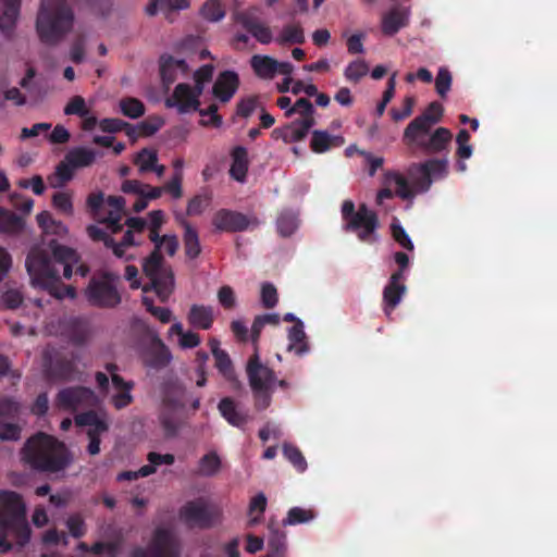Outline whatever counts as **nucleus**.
Returning a JSON list of instances; mask_svg holds the SVG:
<instances>
[{
	"label": "nucleus",
	"mask_w": 557,
	"mask_h": 557,
	"mask_svg": "<svg viewBox=\"0 0 557 557\" xmlns=\"http://www.w3.org/2000/svg\"><path fill=\"white\" fill-rule=\"evenodd\" d=\"M443 114V106L438 101L431 102L406 126L404 144L410 150L424 154H447L453 139L451 132L446 127H437L432 132V127L442 120Z\"/></svg>",
	"instance_id": "obj_1"
},
{
	"label": "nucleus",
	"mask_w": 557,
	"mask_h": 557,
	"mask_svg": "<svg viewBox=\"0 0 557 557\" xmlns=\"http://www.w3.org/2000/svg\"><path fill=\"white\" fill-rule=\"evenodd\" d=\"M21 460L33 470L59 473L73 462V455L63 442L44 432H37L25 442Z\"/></svg>",
	"instance_id": "obj_2"
},
{
	"label": "nucleus",
	"mask_w": 557,
	"mask_h": 557,
	"mask_svg": "<svg viewBox=\"0 0 557 557\" xmlns=\"http://www.w3.org/2000/svg\"><path fill=\"white\" fill-rule=\"evenodd\" d=\"M30 533L23 497L13 491L0 492V553H9L13 544L24 547Z\"/></svg>",
	"instance_id": "obj_3"
},
{
	"label": "nucleus",
	"mask_w": 557,
	"mask_h": 557,
	"mask_svg": "<svg viewBox=\"0 0 557 557\" xmlns=\"http://www.w3.org/2000/svg\"><path fill=\"white\" fill-rule=\"evenodd\" d=\"M149 239L154 243V249L143 262V272L149 278V283L141 289L144 293L154 292L158 298L165 302L174 292V273L171 265L165 264L161 253L163 239L160 228L149 227Z\"/></svg>",
	"instance_id": "obj_4"
},
{
	"label": "nucleus",
	"mask_w": 557,
	"mask_h": 557,
	"mask_svg": "<svg viewBox=\"0 0 557 557\" xmlns=\"http://www.w3.org/2000/svg\"><path fill=\"white\" fill-rule=\"evenodd\" d=\"M74 22L72 9L63 0H42L36 21L41 42L57 45L71 29Z\"/></svg>",
	"instance_id": "obj_5"
},
{
	"label": "nucleus",
	"mask_w": 557,
	"mask_h": 557,
	"mask_svg": "<svg viewBox=\"0 0 557 557\" xmlns=\"http://www.w3.org/2000/svg\"><path fill=\"white\" fill-rule=\"evenodd\" d=\"M25 265L34 286L48 290L58 299L75 298V287L62 284L59 270L54 269L49 257L42 251L30 250Z\"/></svg>",
	"instance_id": "obj_6"
},
{
	"label": "nucleus",
	"mask_w": 557,
	"mask_h": 557,
	"mask_svg": "<svg viewBox=\"0 0 557 557\" xmlns=\"http://www.w3.org/2000/svg\"><path fill=\"white\" fill-rule=\"evenodd\" d=\"M246 371L257 410H264L271 405L275 384L284 389L289 386L287 381L277 380L274 371L261 363L257 351L249 358Z\"/></svg>",
	"instance_id": "obj_7"
},
{
	"label": "nucleus",
	"mask_w": 557,
	"mask_h": 557,
	"mask_svg": "<svg viewBox=\"0 0 557 557\" xmlns=\"http://www.w3.org/2000/svg\"><path fill=\"white\" fill-rule=\"evenodd\" d=\"M342 216L345 221L344 230L346 232L356 233L358 239L366 244L377 242L379 216L366 203H361L356 210L351 200H345L342 205Z\"/></svg>",
	"instance_id": "obj_8"
},
{
	"label": "nucleus",
	"mask_w": 557,
	"mask_h": 557,
	"mask_svg": "<svg viewBox=\"0 0 557 557\" xmlns=\"http://www.w3.org/2000/svg\"><path fill=\"white\" fill-rule=\"evenodd\" d=\"M119 276L112 272H103L101 276H92L85 289L89 305L102 309H112L121 304V295L115 286Z\"/></svg>",
	"instance_id": "obj_9"
},
{
	"label": "nucleus",
	"mask_w": 557,
	"mask_h": 557,
	"mask_svg": "<svg viewBox=\"0 0 557 557\" xmlns=\"http://www.w3.org/2000/svg\"><path fill=\"white\" fill-rule=\"evenodd\" d=\"M220 516V508L205 497L189 500L180 509L181 520L189 528L210 529Z\"/></svg>",
	"instance_id": "obj_10"
},
{
	"label": "nucleus",
	"mask_w": 557,
	"mask_h": 557,
	"mask_svg": "<svg viewBox=\"0 0 557 557\" xmlns=\"http://www.w3.org/2000/svg\"><path fill=\"white\" fill-rule=\"evenodd\" d=\"M181 545L168 529L158 528L147 547L135 548L131 557H180Z\"/></svg>",
	"instance_id": "obj_11"
},
{
	"label": "nucleus",
	"mask_w": 557,
	"mask_h": 557,
	"mask_svg": "<svg viewBox=\"0 0 557 557\" xmlns=\"http://www.w3.org/2000/svg\"><path fill=\"white\" fill-rule=\"evenodd\" d=\"M414 187L420 191L430 189L433 180L444 178L448 174V159H429L422 163H412L408 169Z\"/></svg>",
	"instance_id": "obj_12"
},
{
	"label": "nucleus",
	"mask_w": 557,
	"mask_h": 557,
	"mask_svg": "<svg viewBox=\"0 0 557 557\" xmlns=\"http://www.w3.org/2000/svg\"><path fill=\"white\" fill-rule=\"evenodd\" d=\"M77 361L78 354L75 351L69 355L58 354L54 358L45 355L44 367L46 376L52 381H70L78 372Z\"/></svg>",
	"instance_id": "obj_13"
},
{
	"label": "nucleus",
	"mask_w": 557,
	"mask_h": 557,
	"mask_svg": "<svg viewBox=\"0 0 557 557\" xmlns=\"http://www.w3.org/2000/svg\"><path fill=\"white\" fill-rule=\"evenodd\" d=\"M164 104L169 109H176L178 114H187L199 110L200 100L191 96L189 84L180 83L172 95L165 98Z\"/></svg>",
	"instance_id": "obj_14"
},
{
	"label": "nucleus",
	"mask_w": 557,
	"mask_h": 557,
	"mask_svg": "<svg viewBox=\"0 0 557 557\" xmlns=\"http://www.w3.org/2000/svg\"><path fill=\"white\" fill-rule=\"evenodd\" d=\"M212 225L220 232L236 233L246 231L250 225V220L240 212L220 209L212 216Z\"/></svg>",
	"instance_id": "obj_15"
},
{
	"label": "nucleus",
	"mask_w": 557,
	"mask_h": 557,
	"mask_svg": "<svg viewBox=\"0 0 557 557\" xmlns=\"http://www.w3.org/2000/svg\"><path fill=\"white\" fill-rule=\"evenodd\" d=\"M95 395L90 388L76 386L61 389L57 395V405L66 410H76L92 401Z\"/></svg>",
	"instance_id": "obj_16"
},
{
	"label": "nucleus",
	"mask_w": 557,
	"mask_h": 557,
	"mask_svg": "<svg viewBox=\"0 0 557 557\" xmlns=\"http://www.w3.org/2000/svg\"><path fill=\"white\" fill-rule=\"evenodd\" d=\"M239 87L238 74L234 71H223L219 74L212 87L213 96L223 103L228 102Z\"/></svg>",
	"instance_id": "obj_17"
},
{
	"label": "nucleus",
	"mask_w": 557,
	"mask_h": 557,
	"mask_svg": "<svg viewBox=\"0 0 557 557\" xmlns=\"http://www.w3.org/2000/svg\"><path fill=\"white\" fill-rule=\"evenodd\" d=\"M172 354L162 339L154 335L151 345L146 352L145 363L151 369L160 370L170 364Z\"/></svg>",
	"instance_id": "obj_18"
},
{
	"label": "nucleus",
	"mask_w": 557,
	"mask_h": 557,
	"mask_svg": "<svg viewBox=\"0 0 557 557\" xmlns=\"http://www.w3.org/2000/svg\"><path fill=\"white\" fill-rule=\"evenodd\" d=\"M311 127V121L298 122L295 120L283 127L274 128L271 133V137L275 140L282 139L286 144L297 143L307 136Z\"/></svg>",
	"instance_id": "obj_19"
},
{
	"label": "nucleus",
	"mask_w": 557,
	"mask_h": 557,
	"mask_svg": "<svg viewBox=\"0 0 557 557\" xmlns=\"http://www.w3.org/2000/svg\"><path fill=\"white\" fill-rule=\"evenodd\" d=\"M160 76L165 86L173 84L177 78V72L183 74L188 72V64L184 59H175L170 54L160 57Z\"/></svg>",
	"instance_id": "obj_20"
},
{
	"label": "nucleus",
	"mask_w": 557,
	"mask_h": 557,
	"mask_svg": "<svg viewBox=\"0 0 557 557\" xmlns=\"http://www.w3.org/2000/svg\"><path fill=\"white\" fill-rule=\"evenodd\" d=\"M21 0H0V30L10 36L20 14Z\"/></svg>",
	"instance_id": "obj_21"
},
{
	"label": "nucleus",
	"mask_w": 557,
	"mask_h": 557,
	"mask_svg": "<svg viewBox=\"0 0 557 557\" xmlns=\"http://www.w3.org/2000/svg\"><path fill=\"white\" fill-rule=\"evenodd\" d=\"M232 164L230 175L233 180L245 183L249 168L248 151L243 146H236L231 152Z\"/></svg>",
	"instance_id": "obj_22"
},
{
	"label": "nucleus",
	"mask_w": 557,
	"mask_h": 557,
	"mask_svg": "<svg viewBox=\"0 0 557 557\" xmlns=\"http://www.w3.org/2000/svg\"><path fill=\"white\" fill-rule=\"evenodd\" d=\"M221 416L233 426L244 428L248 422V414L238 410L237 405L231 397H224L218 405Z\"/></svg>",
	"instance_id": "obj_23"
},
{
	"label": "nucleus",
	"mask_w": 557,
	"mask_h": 557,
	"mask_svg": "<svg viewBox=\"0 0 557 557\" xmlns=\"http://www.w3.org/2000/svg\"><path fill=\"white\" fill-rule=\"evenodd\" d=\"M112 385L117 389V393L112 396V404L115 409H123L133 403L134 398L131 391L134 387V383L132 381H125L121 375L113 374Z\"/></svg>",
	"instance_id": "obj_24"
},
{
	"label": "nucleus",
	"mask_w": 557,
	"mask_h": 557,
	"mask_svg": "<svg viewBox=\"0 0 557 557\" xmlns=\"http://www.w3.org/2000/svg\"><path fill=\"white\" fill-rule=\"evenodd\" d=\"M408 13L400 8H393L382 18V33L385 36H394L406 26Z\"/></svg>",
	"instance_id": "obj_25"
},
{
	"label": "nucleus",
	"mask_w": 557,
	"mask_h": 557,
	"mask_svg": "<svg viewBox=\"0 0 557 557\" xmlns=\"http://www.w3.org/2000/svg\"><path fill=\"white\" fill-rule=\"evenodd\" d=\"M214 321L213 309L210 306L193 305L188 313V322L191 326L209 330Z\"/></svg>",
	"instance_id": "obj_26"
},
{
	"label": "nucleus",
	"mask_w": 557,
	"mask_h": 557,
	"mask_svg": "<svg viewBox=\"0 0 557 557\" xmlns=\"http://www.w3.org/2000/svg\"><path fill=\"white\" fill-rule=\"evenodd\" d=\"M344 144L342 136H332L326 131H313L310 148L315 153H323L332 147H339Z\"/></svg>",
	"instance_id": "obj_27"
},
{
	"label": "nucleus",
	"mask_w": 557,
	"mask_h": 557,
	"mask_svg": "<svg viewBox=\"0 0 557 557\" xmlns=\"http://www.w3.org/2000/svg\"><path fill=\"white\" fill-rule=\"evenodd\" d=\"M407 292L406 285L387 283L383 289V311L391 317L395 308L400 304Z\"/></svg>",
	"instance_id": "obj_28"
},
{
	"label": "nucleus",
	"mask_w": 557,
	"mask_h": 557,
	"mask_svg": "<svg viewBox=\"0 0 557 557\" xmlns=\"http://www.w3.org/2000/svg\"><path fill=\"white\" fill-rule=\"evenodd\" d=\"M250 65L258 77L271 79L277 73L278 62L269 55L255 54Z\"/></svg>",
	"instance_id": "obj_29"
},
{
	"label": "nucleus",
	"mask_w": 557,
	"mask_h": 557,
	"mask_svg": "<svg viewBox=\"0 0 557 557\" xmlns=\"http://www.w3.org/2000/svg\"><path fill=\"white\" fill-rule=\"evenodd\" d=\"M242 25L260 44L268 45L272 41L270 27L259 22L257 18L246 16L242 20Z\"/></svg>",
	"instance_id": "obj_30"
},
{
	"label": "nucleus",
	"mask_w": 557,
	"mask_h": 557,
	"mask_svg": "<svg viewBox=\"0 0 557 557\" xmlns=\"http://www.w3.org/2000/svg\"><path fill=\"white\" fill-rule=\"evenodd\" d=\"M97 157V152L85 147H76L65 154V160L76 169L90 166Z\"/></svg>",
	"instance_id": "obj_31"
},
{
	"label": "nucleus",
	"mask_w": 557,
	"mask_h": 557,
	"mask_svg": "<svg viewBox=\"0 0 557 557\" xmlns=\"http://www.w3.org/2000/svg\"><path fill=\"white\" fill-rule=\"evenodd\" d=\"M288 350H295L299 356L306 354L309 350L308 343L306 342V333L304 331V323L301 320H297L288 330Z\"/></svg>",
	"instance_id": "obj_32"
},
{
	"label": "nucleus",
	"mask_w": 557,
	"mask_h": 557,
	"mask_svg": "<svg viewBox=\"0 0 557 557\" xmlns=\"http://www.w3.org/2000/svg\"><path fill=\"white\" fill-rule=\"evenodd\" d=\"M184 388L177 381L164 384L162 403L168 408H183Z\"/></svg>",
	"instance_id": "obj_33"
},
{
	"label": "nucleus",
	"mask_w": 557,
	"mask_h": 557,
	"mask_svg": "<svg viewBox=\"0 0 557 557\" xmlns=\"http://www.w3.org/2000/svg\"><path fill=\"white\" fill-rule=\"evenodd\" d=\"M182 227L184 228L183 242L185 253L188 258L195 259L201 252L198 233L188 221L182 222Z\"/></svg>",
	"instance_id": "obj_34"
},
{
	"label": "nucleus",
	"mask_w": 557,
	"mask_h": 557,
	"mask_svg": "<svg viewBox=\"0 0 557 557\" xmlns=\"http://www.w3.org/2000/svg\"><path fill=\"white\" fill-rule=\"evenodd\" d=\"M384 183L386 185L395 184V195L404 200L411 199L414 196L407 178L398 172L387 171L384 174Z\"/></svg>",
	"instance_id": "obj_35"
},
{
	"label": "nucleus",
	"mask_w": 557,
	"mask_h": 557,
	"mask_svg": "<svg viewBox=\"0 0 557 557\" xmlns=\"http://www.w3.org/2000/svg\"><path fill=\"white\" fill-rule=\"evenodd\" d=\"M276 41L280 45H302L306 41L302 26L299 23L285 25Z\"/></svg>",
	"instance_id": "obj_36"
},
{
	"label": "nucleus",
	"mask_w": 557,
	"mask_h": 557,
	"mask_svg": "<svg viewBox=\"0 0 557 557\" xmlns=\"http://www.w3.org/2000/svg\"><path fill=\"white\" fill-rule=\"evenodd\" d=\"M24 228V221L12 211L0 208V231L16 234Z\"/></svg>",
	"instance_id": "obj_37"
},
{
	"label": "nucleus",
	"mask_w": 557,
	"mask_h": 557,
	"mask_svg": "<svg viewBox=\"0 0 557 557\" xmlns=\"http://www.w3.org/2000/svg\"><path fill=\"white\" fill-rule=\"evenodd\" d=\"M221 469V459L215 451L203 455L198 462L197 473L201 476H213Z\"/></svg>",
	"instance_id": "obj_38"
},
{
	"label": "nucleus",
	"mask_w": 557,
	"mask_h": 557,
	"mask_svg": "<svg viewBox=\"0 0 557 557\" xmlns=\"http://www.w3.org/2000/svg\"><path fill=\"white\" fill-rule=\"evenodd\" d=\"M295 113H299L301 115V119H298V122H307L311 121L312 126L315 124L313 113L314 108L313 104L308 100L307 98H299L293 107H290L286 112V116H292Z\"/></svg>",
	"instance_id": "obj_39"
},
{
	"label": "nucleus",
	"mask_w": 557,
	"mask_h": 557,
	"mask_svg": "<svg viewBox=\"0 0 557 557\" xmlns=\"http://www.w3.org/2000/svg\"><path fill=\"white\" fill-rule=\"evenodd\" d=\"M74 171V168L69 163L67 160L64 159L55 166V172L53 176H50L48 178L50 185L53 188L62 187L64 184H66L73 178Z\"/></svg>",
	"instance_id": "obj_40"
},
{
	"label": "nucleus",
	"mask_w": 557,
	"mask_h": 557,
	"mask_svg": "<svg viewBox=\"0 0 557 557\" xmlns=\"http://www.w3.org/2000/svg\"><path fill=\"white\" fill-rule=\"evenodd\" d=\"M174 408L165 407L160 416L159 421L166 437H174L181 426L180 420L173 411Z\"/></svg>",
	"instance_id": "obj_41"
},
{
	"label": "nucleus",
	"mask_w": 557,
	"mask_h": 557,
	"mask_svg": "<svg viewBox=\"0 0 557 557\" xmlns=\"http://www.w3.org/2000/svg\"><path fill=\"white\" fill-rule=\"evenodd\" d=\"M38 251H42L46 253L49 259L51 260V263L53 264L54 269H57V264L69 262V261H78V256L76 251L72 248H69L63 245H55L52 248V256H50L47 251L42 249H37Z\"/></svg>",
	"instance_id": "obj_42"
},
{
	"label": "nucleus",
	"mask_w": 557,
	"mask_h": 557,
	"mask_svg": "<svg viewBox=\"0 0 557 557\" xmlns=\"http://www.w3.org/2000/svg\"><path fill=\"white\" fill-rule=\"evenodd\" d=\"M120 109L123 115L129 119H138L145 114L146 108L141 100L134 97H125L120 100Z\"/></svg>",
	"instance_id": "obj_43"
},
{
	"label": "nucleus",
	"mask_w": 557,
	"mask_h": 557,
	"mask_svg": "<svg viewBox=\"0 0 557 557\" xmlns=\"http://www.w3.org/2000/svg\"><path fill=\"white\" fill-rule=\"evenodd\" d=\"M369 73V65L362 59H357L348 63L344 70L345 78L354 84H358L362 77Z\"/></svg>",
	"instance_id": "obj_44"
},
{
	"label": "nucleus",
	"mask_w": 557,
	"mask_h": 557,
	"mask_svg": "<svg viewBox=\"0 0 557 557\" xmlns=\"http://www.w3.org/2000/svg\"><path fill=\"white\" fill-rule=\"evenodd\" d=\"M156 162H158V153L149 148L141 149L134 159V163L138 166L140 174L150 172Z\"/></svg>",
	"instance_id": "obj_45"
},
{
	"label": "nucleus",
	"mask_w": 557,
	"mask_h": 557,
	"mask_svg": "<svg viewBox=\"0 0 557 557\" xmlns=\"http://www.w3.org/2000/svg\"><path fill=\"white\" fill-rule=\"evenodd\" d=\"M215 368L223 375L226 381L233 382L236 380L234 367L228 354L223 350L214 356Z\"/></svg>",
	"instance_id": "obj_46"
},
{
	"label": "nucleus",
	"mask_w": 557,
	"mask_h": 557,
	"mask_svg": "<svg viewBox=\"0 0 557 557\" xmlns=\"http://www.w3.org/2000/svg\"><path fill=\"white\" fill-rule=\"evenodd\" d=\"M283 455L295 467L297 471L304 472L307 469V461L300 449L295 445L284 443Z\"/></svg>",
	"instance_id": "obj_47"
},
{
	"label": "nucleus",
	"mask_w": 557,
	"mask_h": 557,
	"mask_svg": "<svg viewBox=\"0 0 557 557\" xmlns=\"http://www.w3.org/2000/svg\"><path fill=\"white\" fill-rule=\"evenodd\" d=\"M314 512L311 509H304L301 507H293L288 510L286 518L283 520V525H295L306 523L314 518Z\"/></svg>",
	"instance_id": "obj_48"
},
{
	"label": "nucleus",
	"mask_w": 557,
	"mask_h": 557,
	"mask_svg": "<svg viewBox=\"0 0 557 557\" xmlns=\"http://www.w3.org/2000/svg\"><path fill=\"white\" fill-rule=\"evenodd\" d=\"M270 536L268 540V549L275 553L284 554L286 548V534L272 522L269 523Z\"/></svg>",
	"instance_id": "obj_49"
},
{
	"label": "nucleus",
	"mask_w": 557,
	"mask_h": 557,
	"mask_svg": "<svg viewBox=\"0 0 557 557\" xmlns=\"http://www.w3.org/2000/svg\"><path fill=\"white\" fill-rule=\"evenodd\" d=\"M65 525L74 539H82L87 533V524L79 512L70 515L65 520Z\"/></svg>",
	"instance_id": "obj_50"
},
{
	"label": "nucleus",
	"mask_w": 557,
	"mask_h": 557,
	"mask_svg": "<svg viewBox=\"0 0 557 557\" xmlns=\"http://www.w3.org/2000/svg\"><path fill=\"white\" fill-rule=\"evenodd\" d=\"M298 221L294 213L282 212L276 221V227L280 235L283 237L290 236L297 228Z\"/></svg>",
	"instance_id": "obj_51"
},
{
	"label": "nucleus",
	"mask_w": 557,
	"mask_h": 557,
	"mask_svg": "<svg viewBox=\"0 0 557 557\" xmlns=\"http://www.w3.org/2000/svg\"><path fill=\"white\" fill-rule=\"evenodd\" d=\"M201 15L210 22H218L225 15V11L219 0H208L201 8Z\"/></svg>",
	"instance_id": "obj_52"
},
{
	"label": "nucleus",
	"mask_w": 557,
	"mask_h": 557,
	"mask_svg": "<svg viewBox=\"0 0 557 557\" xmlns=\"http://www.w3.org/2000/svg\"><path fill=\"white\" fill-rule=\"evenodd\" d=\"M267 508V497L263 493H258L249 504V515H253V512H258L256 517H252L249 520V525H256L261 521L262 515Z\"/></svg>",
	"instance_id": "obj_53"
},
{
	"label": "nucleus",
	"mask_w": 557,
	"mask_h": 557,
	"mask_svg": "<svg viewBox=\"0 0 557 557\" xmlns=\"http://www.w3.org/2000/svg\"><path fill=\"white\" fill-rule=\"evenodd\" d=\"M391 233L394 240L397 242L403 248L409 251L414 249L413 243L406 233L405 228L399 224L397 219H394L391 224Z\"/></svg>",
	"instance_id": "obj_54"
},
{
	"label": "nucleus",
	"mask_w": 557,
	"mask_h": 557,
	"mask_svg": "<svg viewBox=\"0 0 557 557\" xmlns=\"http://www.w3.org/2000/svg\"><path fill=\"white\" fill-rule=\"evenodd\" d=\"M451 73L447 67H440L436 78H435V89L436 92L445 98L451 87Z\"/></svg>",
	"instance_id": "obj_55"
},
{
	"label": "nucleus",
	"mask_w": 557,
	"mask_h": 557,
	"mask_svg": "<svg viewBox=\"0 0 557 557\" xmlns=\"http://www.w3.org/2000/svg\"><path fill=\"white\" fill-rule=\"evenodd\" d=\"M64 114L85 117L89 114L85 99L82 96H74L64 108Z\"/></svg>",
	"instance_id": "obj_56"
},
{
	"label": "nucleus",
	"mask_w": 557,
	"mask_h": 557,
	"mask_svg": "<svg viewBox=\"0 0 557 557\" xmlns=\"http://www.w3.org/2000/svg\"><path fill=\"white\" fill-rule=\"evenodd\" d=\"M211 198L207 195H196L194 196L187 205L186 214L187 215H199L205 209L209 206Z\"/></svg>",
	"instance_id": "obj_57"
},
{
	"label": "nucleus",
	"mask_w": 557,
	"mask_h": 557,
	"mask_svg": "<svg viewBox=\"0 0 557 557\" xmlns=\"http://www.w3.org/2000/svg\"><path fill=\"white\" fill-rule=\"evenodd\" d=\"M189 5L188 0H162V13L164 17L170 22H174L173 13L175 11L187 9Z\"/></svg>",
	"instance_id": "obj_58"
},
{
	"label": "nucleus",
	"mask_w": 557,
	"mask_h": 557,
	"mask_svg": "<svg viewBox=\"0 0 557 557\" xmlns=\"http://www.w3.org/2000/svg\"><path fill=\"white\" fill-rule=\"evenodd\" d=\"M23 302V295L16 289H9L0 297V306L14 310L17 309Z\"/></svg>",
	"instance_id": "obj_59"
},
{
	"label": "nucleus",
	"mask_w": 557,
	"mask_h": 557,
	"mask_svg": "<svg viewBox=\"0 0 557 557\" xmlns=\"http://www.w3.org/2000/svg\"><path fill=\"white\" fill-rule=\"evenodd\" d=\"M278 301L277 290L271 283H263L261 286V304L264 308L271 309L276 306Z\"/></svg>",
	"instance_id": "obj_60"
},
{
	"label": "nucleus",
	"mask_w": 557,
	"mask_h": 557,
	"mask_svg": "<svg viewBox=\"0 0 557 557\" xmlns=\"http://www.w3.org/2000/svg\"><path fill=\"white\" fill-rule=\"evenodd\" d=\"M182 182L183 173L182 171H176L172 178L163 186V190L169 193L172 198L180 199L183 196Z\"/></svg>",
	"instance_id": "obj_61"
},
{
	"label": "nucleus",
	"mask_w": 557,
	"mask_h": 557,
	"mask_svg": "<svg viewBox=\"0 0 557 557\" xmlns=\"http://www.w3.org/2000/svg\"><path fill=\"white\" fill-rule=\"evenodd\" d=\"M52 203L58 210L65 214L73 213L72 198L66 193H55L52 197Z\"/></svg>",
	"instance_id": "obj_62"
},
{
	"label": "nucleus",
	"mask_w": 557,
	"mask_h": 557,
	"mask_svg": "<svg viewBox=\"0 0 557 557\" xmlns=\"http://www.w3.org/2000/svg\"><path fill=\"white\" fill-rule=\"evenodd\" d=\"M21 437V428L15 423H3L0 421V440L17 441Z\"/></svg>",
	"instance_id": "obj_63"
},
{
	"label": "nucleus",
	"mask_w": 557,
	"mask_h": 557,
	"mask_svg": "<svg viewBox=\"0 0 557 557\" xmlns=\"http://www.w3.org/2000/svg\"><path fill=\"white\" fill-rule=\"evenodd\" d=\"M366 35L362 33L354 34L347 38V51L350 54H360L364 52L363 39Z\"/></svg>",
	"instance_id": "obj_64"
}]
</instances>
